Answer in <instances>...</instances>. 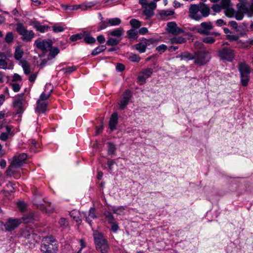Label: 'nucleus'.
Listing matches in <instances>:
<instances>
[{
  "label": "nucleus",
  "mask_w": 253,
  "mask_h": 253,
  "mask_svg": "<svg viewBox=\"0 0 253 253\" xmlns=\"http://www.w3.org/2000/svg\"><path fill=\"white\" fill-rule=\"evenodd\" d=\"M143 14L147 16V18H150L154 15V13L152 9L148 8L147 7H145Z\"/></svg>",
  "instance_id": "a18cd8bd"
},
{
  "label": "nucleus",
  "mask_w": 253,
  "mask_h": 253,
  "mask_svg": "<svg viewBox=\"0 0 253 253\" xmlns=\"http://www.w3.org/2000/svg\"><path fill=\"white\" fill-rule=\"evenodd\" d=\"M218 55L221 60L228 62H232L235 58L233 50L225 46L222 47L219 49Z\"/></svg>",
  "instance_id": "6e6552de"
},
{
  "label": "nucleus",
  "mask_w": 253,
  "mask_h": 253,
  "mask_svg": "<svg viewBox=\"0 0 253 253\" xmlns=\"http://www.w3.org/2000/svg\"><path fill=\"white\" fill-rule=\"evenodd\" d=\"M154 71L151 68H147L143 69L138 77V80L140 84H143L146 82L147 79L151 77Z\"/></svg>",
  "instance_id": "2eb2a0df"
},
{
  "label": "nucleus",
  "mask_w": 253,
  "mask_h": 253,
  "mask_svg": "<svg viewBox=\"0 0 253 253\" xmlns=\"http://www.w3.org/2000/svg\"><path fill=\"white\" fill-rule=\"evenodd\" d=\"M11 86L12 89L14 92H17L20 90V86L19 84L17 83H13L11 84Z\"/></svg>",
  "instance_id": "69168bd1"
},
{
  "label": "nucleus",
  "mask_w": 253,
  "mask_h": 253,
  "mask_svg": "<svg viewBox=\"0 0 253 253\" xmlns=\"http://www.w3.org/2000/svg\"><path fill=\"white\" fill-rule=\"evenodd\" d=\"M215 40L211 37H206L203 39V42L206 43L211 44L214 42Z\"/></svg>",
  "instance_id": "864d4df0"
},
{
  "label": "nucleus",
  "mask_w": 253,
  "mask_h": 253,
  "mask_svg": "<svg viewBox=\"0 0 253 253\" xmlns=\"http://www.w3.org/2000/svg\"><path fill=\"white\" fill-rule=\"evenodd\" d=\"M235 12V17L237 20H241L243 19L245 13L236 11Z\"/></svg>",
  "instance_id": "4d7b16f0"
},
{
  "label": "nucleus",
  "mask_w": 253,
  "mask_h": 253,
  "mask_svg": "<svg viewBox=\"0 0 253 253\" xmlns=\"http://www.w3.org/2000/svg\"><path fill=\"white\" fill-rule=\"evenodd\" d=\"M210 14V7L202 2L198 4H191L189 8V18L196 21L202 20L203 18L208 17Z\"/></svg>",
  "instance_id": "f257e3e1"
},
{
  "label": "nucleus",
  "mask_w": 253,
  "mask_h": 253,
  "mask_svg": "<svg viewBox=\"0 0 253 253\" xmlns=\"http://www.w3.org/2000/svg\"><path fill=\"white\" fill-rule=\"evenodd\" d=\"M33 219L34 217L32 213H30L23 217V220L25 223L32 222L33 220Z\"/></svg>",
  "instance_id": "6e6d98bb"
},
{
  "label": "nucleus",
  "mask_w": 253,
  "mask_h": 253,
  "mask_svg": "<svg viewBox=\"0 0 253 253\" xmlns=\"http://www.w3.org/2000/svg\"><path fill=\"white\" fill-rule=\"evenodd\" d=\"M16 30L20 36V39L25 42H30L35 36V34L33 31L27 30V28L22 23L16 24Z\"/></svg>",
  "instance_id": "20e7f679"
},
{
  "label": "nucleus",
  "mask_w": 253,
  "mask_h": 253,
  "mask_svg": "<svg viewBox=\"0 0 253 253\" xmlns=\"http://www.w3.org/2000/svg\"><path fill=\"white\" fill-rule=\"evenodd\" d=\"M7 57L4 52H0V69H6L7 68Z\"/></svg>",
  "instance_id": "b1692460"
},
{
  "label": "nucleus",
  "mask_w": 253,
  "mask_h": 253,
  "mask_svg": "<svg viewBox=\"0 0 253 253\" xmlns=\"http://www.w3.org/2000/svg\"><path fill=\"white\" fill-rule=\"evenodd\" d=\"M101 2L99 0H93L88 2H85L81 4V10L84 11L88 10L90 9L93 6L99 4Z\"/></svg>",
  "instance_id": "412c9836"
},
{
  "label": "nucleus",
  "mask_w": 253,
  "mask_h": 253,
  "mask_svg": "<svg viewBox=\"0 0 253 253\" xmlns=\"http://www.w3.org/2000/svg\"><path fill=\"white\" fill-rule=\"evenodd\" d=\"M17 206L21 211H23L26 208V205L23 201L18 202Z\"/></svg>",
  "instance_id": "774afa93"
},
{
  "label": "nucleus",
  "mask_w": 253,
  "mask_h": 253,
  "mask_svg": "<svg viewBox=\"0 0 253 253\" xmlns=\"http://www.w3.org/2000/svg\"><path fill=\"white\" fill-rule=\"evenodd\" d=\"M24 164L23 162L19 159L16 156L13 157L10 165L7 168L6 173L9 177H11L14 172V169L21 167Z\"/></svg>",
  "instance_id": "9b49d317"
},
{
  "label": "nucleus",
  "mask_w": 253,
  "mask_h": 253,
  "mask_svg": "<svg viewBox=\"0 0 253 253\" xmlns=\"http://www.w3.org/2000/svg\"><path fill=\"white\" fill-rule=\"evenodd\" d=\"M137 32L138 34H139L141 35H144L148 32V30L147 28L140 27L139 29L137 30Z\"/></svg>",
  "instance_id": "e2e57ef3"
},
{
  "label": "nucleus",
  "mask_w": 253,
  "mask_h": 253,
  "mask_svg": "<svg viewBox=\"0 0 253 253\" xmlns=\"http://www.w3.org/2000/svg\"><path fill=\"white\" fill-rule=\"evenodd\" d=\"M109 224L111 225V229L112 231V232H113L114 233L117 232V231L119 230V225H118V223L115 221L113 222L112 223H109Z\"/></svg>",
  "instance_id": "13d9d810"
},
{
  "label": "nucleus",
  "mask_w": 253,
  "mask_h": 253,
  "mask_svg": "<svg viewBox=\"0 0 253 253\" xmlns=\"http://www.w3.org/2000/svg\"><path fill=\"white\" fill-rule=\"evenodd\" d=\"M132 92L126 89L123 94V97L119 103V108L121 110H124L128 105L129 100L132 97Z\"/></svg>",
  "instance_id": "4468645a"
},
{
  "label": "nucleus",
  "mask_w": 253,
  "mask_h": 253,
  "mask_svg": "<svg viewBox=\"0 0 253 253\" xmlns=\"http://www.w3.org/2000/svg\"><path fill=\"white\" fill-rule=\"evenodd\" d=\"M186 42L185 38L180 36L172 37L169 39V42L171 44H181Z\"/></svg>",
  "instance_id": "bb28decb"
},
{
  "label": "nucleus",
  "mask_w": 253,
  "mask_h": 253,
  "mask_svg": "<svg viewBox=\"0 0 253 253\" xmlns=\"http://www.w3.org/2000/svg\"><path fill=\"white\" fill-rule=\"evenodd\" d=\"M230 3V0H221L220 4L222 8H227L229 6Z\"/></svg>",
  "instance_id": "5fc2aeb1"
},
{
  "label": "nucleus",
  "mask_w": 253,
  "mask_h": 253,
  "mask_svg": "<svg viewBox=\"0 0 253 253\" xmlns=\"http://www.w3.org/2000/svg\"><path fill=\"white\" fill-rule=\"evenodd\" d=\"M83 38L84 41L87 44H93L96 42V39L93 38L89 33L86 31H85V34Z\"/></svg>",
  "instance_id": "a878e982"
},
{
  "label": "nucleus",
  "mask_w": 253,
  "mask_h": 253,
  "mask_svg": "<svg viewBox=\"0 0 253 253\" xmlns=\"http://www.w3.org/2000/svg\"><path fill=\"white\" fill-rule=\"evenodd\" d=\"M174 13V12L173 10H164L163 11V12L161 13V15L162 16H171L173 15Z\"/></svg>",
  "instance_id": "680f3d73"
},
{
  "label": "nucleus",
  "mask_w": 253,
  "mask_h": 253,
  "mask_svg": "<svg viewBox=\"0 0 253 253\" xmlns=\"http://www.w3.org/2000/svg\"><path fill=\"white\" fill-rule=\"evenodd\" d=\"M109 19L102 20L99 23L98 30H102L109 26Z\"/></svg>",
  "instance_id": "a19ab883"
},
{
  "label": "nucleus",
  "mask_w": 253,
  "mask_h": 253,
  "mask_svg": "<svg viewBox=\"0 0 253 253\" xmlns=\"http://www.w3.org/2000/svg\"><path fill=\"white\" fill-rule=\"evenodd\" d=\"M94 241L96 249L100 252L109 251V246L107 240L102 234L96 233L93 234Z\"/></svg>",
  "instance_id": "39448f33"
},
{
  "label": "nucleus",
  "mask_w": 253,
  "mask_h": 253,
  "mask_svg": "<svg viewBox=\"0 0 253 253\" xmlns=\"http://www.w3.org/2000/svg\"><path fill=\"white\" fill-rule=\"evenodd\" d=\"M13 41V35L12 32H8L5 37V42L7 43H11Z\"/></svg>",
  "instance_id": "de8ad7c7"
},
{
  "label": "nucleus",
  "mask_w": 253,
  "mask_h": 253,
  "mask_svg": "<svg viewBox=\"0 0 253 253\" xmlns=\"http://www.w3.org/2000/svg\"><path fill=\"white\" fill-rule=\"evenodd\" d=\"M49 59V58H47L42 60L40 63H39V62H37L38 66L40 67V68H43L47 64Z\"/></svg>",
  "instance_id": "0e129e2a"
},
{
  "label": "nucleus",
  "mask_w": 253,
  "mask_h": 253,
  "mask_svg": "<svg viewBox=\"0 0 253 253\" xmlns=\"http://www.w3.org/2000/svg\"><path fill=\"white\" fill-rule=\"evenodd\" d=\"M241 83L244 86H246L248 84L250 80V76H240Z\"/></svg>",
  "instance_id": "8fccbe9b"
},
{
  "label": "nucleus",
  "mask_w": 253,
  "mask_h": 253,
  "mask_svg": "<svg viewBox=\"0 0 253 253\" xmlns=\"http://www.w3.org/2000/svg\"><path fill=\"white\" fill-rule=\"evenodd\" d=\"M103 214L109 224L112 223L113 222L115 221V218L111 211L106 210L104 211Z\"/></svg>",
  "instance_id": "c85d7f7f"
},
{
  "label": "nucleus",
  "mask_w": 253,
  "mask_h": 253,
  "mask_svg": "<svg viewBox=\"0 0 253 253\" xmlns=\"http://www.w3.org/2000/svg\"><path fill=\"white\" fill-rule=\"evenodd\" d=\"M211 58V53L207 50H198L194 52V63L203 66L209 63Z\"/></svg>",
  "instance_id": "7ed1b4c3"
},
{
  "label": "nucleus",
  "mask_w": 253,
  "mask_h": 253,
  "mask_svg": "<svg viewBox=\"0 0 253 253\" xmlns=\"http://www.w3.org/2000/svg\"><path fill=\"white\" fill-rule=\"evenodd\" d=\"M168 48L166 44H162L158 46L156 48V50L159 52L160 53L164 52Z\"/></svg>",
  "instance_id": "3c124183"
},
{
  "label": "nucleus",
  "mask_w": 253,
  "mask_h": 253,
  "mask_svg": "<svg viewBox=\"0 0 253 253\" xmlns=\"http://www.w3.org/2000/svg\"><path fill=\"white\" fill-rule=\"evenodd\" d=\"M109 23L110 26H118L121 23V20L119 18H113L108 19Z\"/></svg>",
  "instance_id": "79ce46f5"
},
{
  "label": "nucleus",
  "mask_w": 253,
  "mask_h": 253,
  "mask_svg": "<svg viewBox=\"0 0 253 253\" xmlns=\"http://www.w3.org/2000/svg\"><path fill=\"white\" fill-rule=\"evenodd\" d=\"M41 244V250L43 253H56L58 250V244L52 236L45 237Z\"/></svg>",
  "instance_id": "f03ea898"
},
{
  "label": "nucleus",
  "mask_w": 253,
  "mask_h": 253,
  "mask_svg": "<svg viewBox=\"0 0 253 253\" xmlns=\"http://www.w3.org/2000/svg\"><path fill=\"white\" fill-rule=\"evenodd\" d=\"M129 60L133 62H138L140 60V57L138 54L131 53L129 57Z\"/></svg>",
  "instance_id": "49530a36"
},
{
  "label": "nucleus",
  "mask_w": 253,
  "mask_h": 253,
  "mask_svg": "<svg viewBox=\"0 0 253 253\" xmlns=\"http://www.w3.org/2000/svg\"><path fill=\"white\" fill-rule=\"evenodd\" d=\"M47 51L49 52V56L51 58H54L60 52V50L58 47L52 45Z\"/></svg>",
  "instance_id": "c756f323"
},
{
  "label": "nucleus",
  "mask_w": 253,
  "mask_h": 253,
  "mask_svg": "<svg viewBox=\"0 0 253 253\" xmlns=\"http://www.w3.org/2000/svg\"><path fill=\"white\" fill-rule=\"evenodd\" d=\"M124 32V29L122 27L114 29L111 31L110 33V35L117 37L118 39L122 38V36L123 32Z\"/></svg>",
  "instance_id": "cd10ccee"
},
{
  "label": "nucleus",
  "mask_w": 253,
  "mask_h": 253,
  "mask_svg": "<svg viewBox=\"0 0 253 253\" xmlns=\"http://www.w3.org/2000/svg\"><path fill=\"white\" fill-rule=\"evenodd\" d=\"M129 24L131 27V29H138L141 26V22L137 19H132L130 20Z\"/></svg>",
  "instance_id": "473e14b6"
},
{
  "label": "nucleus",
  "mask_w": 253,
  "mask_h": 253,
  "mask_svg": "<svg viewBox=\"0 0 253 253\" xmlns=\"http://www.w3.org/2000/svg\"><path fill=\"white\" fill-rule=\"evenodd\" d=\"M238 70L240 73H251L250 67L244 63L239 64Z\"/></svg>",
  "instance_id": "2f4dec72"
},
{
  "label": "nucleus",
  "mask_w": 253,
  "mask_h": 253,
  "mask_svg": "<svg viewBox=\"0 0 253 253\" xmlns=\"http://www.w3.org/2000/svg\"><path fill=\"white\" fill-rule=\"evenodd\" d=\"M52 90V89H51L50 92L47 94H45L44 92L42 93L40 95V99L42 101H44L48 99L51 94Z\"/></svg>",
  "instance_id": "bf43d9fd"
},
{
  "label": "nucleus",
  "mask_w": 253,
  "mask_h": 253,
  "mask_svg": "<svg viewBox=\"0 0 253 253\" xmlns=\"http://www.w3.org/2000/svg\"><path fill=\"white\" fill-rule=\"evenodd\" d=\"M95 212V209L94 207H91L89 210L88 216H87L86 212H84V216L86 218V221L89 224L90 226H91L92 225V219L97 218Z\"/></svg>",
  "instance_id": "6ab92c4d"
},
{
  "label": "nucleus",
  "mask_w": 253,
  "mask_h": 253,
  "mask_svg": "<svg viewBox=\"0 0 253 253\" xmlns=\"http://www.w3.org/2000/svg\"><path fill=\"white\" fill-rule=\"evenodd\" d=\"M122 38L120 39L113 38H109L106 42V44L109 46H115L118 45L121 41Z\"/></svg>",
  "instance_id": "f704fd0d"
},
{
  "label": "nucleus",
  "mask_w": 253,
  "mask_h": 253,
  "mask_svg": "<svg viewBox=\"0 0 253 253\" xmlns=\"http://www.w3.org/2000/svg\"><path fill=\"white\" fill-rule=\"evenodd\" d=\"M176 58H179L180 60H185L186 61L194 60V53H191L188 51H184L176 56Z\"/></svg>",
  "instance_id": "4be33fe9"
},
{
  "label": "nucleus",
  "mask_w": 253,
  "mask_h": 253,
  "mask_svg": "<svg viewBox=\"0 0 253 253\" xmlns=\"http://www.w3.org/2000/svg\"><path fill=\"white\" fill-rule=\"evenodd\" d=\"M106 49L105 45H101L95 48L91 52V54L92 56H96L101 52H103Z\"/></svg>",
  "instance_id": "72a5a7b5"
},
{
  "label": "nucleus",
  "mask_w": 253,
  "mask_h": 253,
  "mask_svg": "<svg viewBox=\"0 0 253 253\" xmlns=\"http://www.w3.org/2000/svg\"><path fill=\"white\" fill-rule=\"evenodd\" d=\"M126 35L128 39L131 41L136 40L138 38L137 30L130 29L126 31Z\"/></svg>",
  "instance_id": "5701e85b"
},
{
  "label": "nucleus",
  "mask_w": 253,
  "mask_h": 253,
  "mask_svg": "<svg viewBox=\"0 0 253 253\" xmlns=\"http://www.w3.org/2000/svg\"><path fill=\"white\" fill-rule=\"evenodd\" d=\"M108 144V154L111 155L115 153L116 148L115 145L111 142H109Z\"/></svg>",
  "instance_id": "4c0bfd02"
},
{
  "label": "nucleus",
  "mask_w": 253,
  "mask_h": 253,
  "mask_svg": "<svg viewBox=\"0 0 253 253\" xmlns=\"http://www.w3.org/2000/svg\"><path fill=\"white\" fill-rule=\"evenodd\" d=\"M118 123V114L116 113H114L111 116L109 123V127L110 130L113 131L116 129L117 125Z\"/></svg>",
  "instance_id": "aec40b11"
},
{
  "label": "nucleus",
  "mask_w": 253,
  "mask_h": 253,
  "mask_svg": "<svg viewBox=\"0 0 253 253\" xmlns=\"http://www.w3.org/2000/svg\"><path fill=\"white\" fill-rule=\"evenodd\" d=\"M21 223V221L19 218H9L4 226L6 231L10 232L18 227Z\"/></svg>",
  "instance_id": "f8f14e48"
},
{
  "label": "nucleus",
  "mask_w": 253,
  "mask_h": 253,
  "mask_svg": "<svg viewBox=\"0 0 253 253\" xmlns=\"http://www.w3.org/2000/svg\"><path fill=\"white\" fill-rule=\"evenodd\" d=\"M70 215L73 219L76 221L78 224H80L82 220L79 217L80 213L78 211L73 210L70 212Z\"/></svg>",
  "instance_id": "7c9ffc66"
},
{
  "label": "nucleus",
  "mask_w": 253,
  "mask_h": 253,
  "mask_svg": "<svg viewBox=\"0 0 253 253\" xmlns=\"http://www.w3.org/2000/svg\"><path fill=\"white\" fill-rule=\"evenodd\" d=\"M30 25L33 26L37 31L42 33H44L50 28L48 26L42 25L39 21L36 20L30 21Z\"/></svg>",
  "instance_id": "a211bd4d"
},
{
  "label": "nucleus",
  "mask_w": 253,
  "mask_h": 253,
  "mask_svg": "<svg viewBox=\"0 0 253 253\" xmlns=\"http://www.w3.org/2000/svg\"><path fill=\"white\" fill-rule=\"evenodd\" d=\"M52 28L53 32L55 33L63 32L65 30V28L61 26L54 25L52 27Z\"/></svg>",
  "instance_id": "603ef678"
},
{
  "label": "nucleus",
  "mask_w": 253,
  "mask_h": 253,
  "mask_svg": "<svg viewBox=\"0 0 253 253\" xmlns=\"http://www.w3.org/2000/svg\"><path fill=\"white\" fill-rule=\"evenodd\" d=\"M156 41L153 39H147L142 38L141 41L133 45V47L139 53H142L145 52L146 48L151 44H154Z\"/></svg>",
  "instance_id": "9d476101"
},
{
  "label": "nucleus",
  "mask_w": 253,
  "mask_h": 253,
  "mask_svg": "<svg viewBox=\"0 0 253 253\" xmlns=\"http://www.w3.org/2000/svg\"><path fill=\"white\" fill-rule=\"evenodd\" d=\"M23 93L16 97L13 102V107L16 108L15 113L17 115H20L24 112L23 107Z\"/></svg>",
  "instance_id": "ddd939ff"
},
{
  "label": "nucleus",
  "mask_w": 253,
  "mask_h": 253,
  "mask_svg": "<svg viewBox=\"0 0 253 253\" xmlns=\"http://www.w3.org/2000/svg\"><path fill=\"white\" fill-rule=\"evenodd\" d=\"M167 30L168 33L176 35L183 33V30L177 26L174 22H170L167 24Z\"/></svg>",
  "instance_id": "f3484780"
},
{
  "label": "nucleus",
  "mask_w": 253,
  "mask_h": 253,
  "mask_svg": "<svg viewBox=\"0 0 253 253\" xmlns=\"http://www.w3.org/2000/svg\"><path fill=\"white\" fill-rule=\"evenodd\" d=\"M33 204L38 209L46 212H51L54 210V208L51 206V203L45 201L40 195H37L35 196L33 200Z\"/></svg>",
  "instance_id": "423d86ee"
},
{
  "label": "nucleus",
  "mask_w": 253,
  "mask_h": 253,
  "mask_svg": "<svg viewBox=\"0 0 253 253\" xmlns=\"http://www.w3.org/2000/svg\"><path fill=\"white\" fill-rule=\"evenodd\" d=\"M77 66H73L67 68H63L60 71L63 72L64 74H70L77 69Z\"/></svg>",
  "instance_id": "ea45409f"
},
{
  "label": "nucleus",
  "mask_w": 253,
  "mask_h": 253,
  "mask_svg": "<svg viewBox=\"0 0 253 253\" xmlns=\"http://www.w3.org/2000/svg\"><path fill=\"white\" fill-rule=\"evenodd\" d=\"M52 45L53 42L50 39L42 40L41 38H38L35 41L34 44L37 48L44 52L47 51Z\"/></svg>",
  "instance_id": "1a4fd4ad"
},
{
  "label": "nucleus",
  "mask_w": 253,
  "mask_h": 253,
  "mask_svg": "<svg viewBox=\"0 0 253 253\" xmlns=\"http://www.w3.org/2000/svg\"><path fill=\"white\" fill-rule=\"evenodd\" d=\"M85 34V31H84L83 33L73 35L70 37V40L71 42H76L78 40H81L83 38Z\"/></svg>",
  "instance_id": "c9c22d12"
},
{
  "label": "nucleus",
  "mask_w": 253,
  "mask_h": 253,
  "mask_svg": "<svg viewBox=\"0 0 253 253\" xmlns=\"http://www.w3.org/2000/svg\"><path fill=\"white\" fill-rule=\"evenodd\" d=\"M22 236L27 239L32 240L34 239L35 234L31 233L27 230H25L22 233Z\"/></svg>",
  "instance_id": "c03bdc74"
},
{
  "label": "nucleus",
  "mask_w": 253,
  "mask_h": 253,
  "mask_svg": "<svg viewBox=\"0 0 253 253\" xmlns=\"http://www.w3.org/2000/svg\"><path fill=\"white\" fill-rule=\"evenodd\" d=\"M222 7L218 4H214L211 6V9L215 13L219 12L221 11Z\"/></svg>",
  "instance_id": "052dcab7"
},
{
  "label": "nucleus",
  "mask_w": 253,
  "mask_h": 253,
  "mask_svg": "<svg viewBox=\"0 0 253 253\" xmlns=\"http://www.w3.org/2000/svg\"><path fill=\"white\" fill-rule=\"evenodd\" d=\"M37 106L35 109L36 112L45 113L46 110L47 104L44 102H41L40 100L37 102Z\"/></svg>",
  "instance_id": "393cba45"
},
{
  "label": "nucleus",
  "mask_w": 253,
  "mask_h": 253,
  "mask_svg": "<svg viewBox=\"0 0 253 253\" xmlns=\"http://www.w3.org/2000/svg\"><path fill=\"white\" fill-rule=\"evenodd\" d=\"M22 67L24 71V73L26 75H29L31 72V68L30 65L27 62H23L22 63Z\"/></svg>",
  "instance_id": "37998d69"
},
{
  "label": "nucleus",
  "mask_w": 253,
  "mask_h": 253,
  "mask_svg": "<svg viewBox=\"0 0 253 253\" xmlns=\"http://www.w3.org/2000/svg\"><path fill=\"white\" fill-rule=\"evenodd\" d=\"M239 2L236 5L237 11L245 14H247L249 17H251L252 14H250L251 9L248 6V0H239Z\"/></svg>",
  "instance_id": "dca6fc26"
},
{
  "label": "nucleus",
  "mask_w": 253,
  "mask_h": 253,
  "mask_svg": "<svg viewBox=\"0 0 253 253\" xmlns=\"http://www.w3.org/2000/svg\"><path fill=\"white\" fill-rule=\"evenodd\" d=\"M125 208L124 206H119L118 207H113L112 211L114 213L117 215H121L123 212L125 211Z\"/></svg>",
  "instance_id": "58836bf2"
},
{
  "label": "nucleus",
  "mask_w": 253,
  "mask_h": 253,
  "mask_svg": "<svg viewBox=\"0 0 253 253\" xmlns=\"http://www.w3.org/2000/svg\"><path fill=\"white\" fill-rule=\"evenodd\" d=\"M23 49L20 47L17 46L15 50L14 53V57L16 60H19L21 59L23 56Z\"/></svg>",
  "instance_id": "e433bc0d"
},
{
  "label": "nucleus",
  "mask_w": 253,
  "mask_h": 253,
  "mask_svg": "<svg viewBox=\"0 0 253 253\" xmlns=\"http://www.w3.org/2000/svg\"><path fill=\"white\" fill-rule=\"evenodd\" d=\"M59 224L61 227L63 228H69L68 222L65 218H60L59 220Z\"/></svg>",
  "instance_id": "09e8293b"
},
{
  "label": "nucleus",
  "mask_w": 253,
  "mask_h": 253,
  "mask_svg": "<svg viewBox=\"0 0 253 253\" xmlns=\"http://www.w3.org/2000/svg\"><path fill=\"white\" fill-rule=\"evenodd\" d=\"M116 69L119 72H122L125 69V66L121 63H117L116 66Z\"/></svg>",
  "instance_id": "338daca9"
},
{
  "label": "nucleus",
  "mask_w": 253,
  "mask_h": 253,
  "mask_svg": "<svg viewBox=\"0 0 253 253\" xmlns=\"http://www.w3.org/2000/svg\"><path fill=\"white\" fill-rule=\"evenodd\" d=\"M213 26L211 22H204L200 24V27L197 28V32L198 33L202 35H214L215 36H218L219 34L217 32H212L210 31L213 29Z\"/></svg>",
  "instance_id": "0eeeda50"
}]
</instances>
